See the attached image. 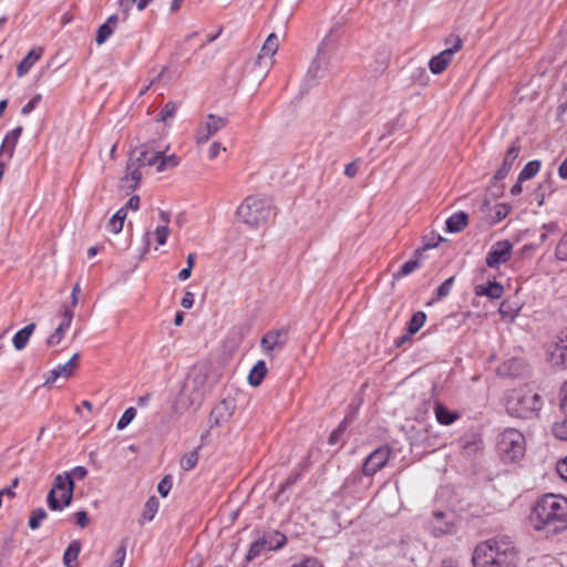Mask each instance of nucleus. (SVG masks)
Returning a JSON list of instances; mask_svg holds the SVG:
<instances>
[{
    "label": "nucleus",
    "mask_w": 567,
    "mask_h": 567,
    "mask_svg": "<svg viewBox=\"0 0 567 567\" xmlns=\"http://www.w3.org/2000/svg\"><path fill=\"white\" fill-rule=\"evenodd\" d=\"M528 526L545 538L567 530V497L546 494L533 505L527 518Z\"/></svg>",
    "instance_id": "1"
},
{
    "label": "nucleus",
    "mask_w": 567,
    "mask_h": 567,
    "mask_svg": "<svg viewBox=\"0 0 567 567\" xmlns=\"http://www.w3.org/2000/svg\"><path fill=\"white\" fill-rule=\"evenodd\" d=\"M472 563L474 567H517L518 556L512 543L488 539L476 545Z\"/></svg>",
    "instance_id": "2"
},
{
    "label": "nucleus",
    "mask_w": 567,
    "mask_h": 567,
    "mask_svg": "<svg viewBox=\"0 0 567 567\" xmlns=\"http://www.w3.org/2000/svg\"><path fill=\"white\" fill-rule=\"evenodd\" d=\"M240 223L251 228L264 227L272 215V206L266 197L250 195L246 197L236 210Z\"/></svg>",
    "instance_id": "3"
},
{
    "label": "nucleus",
    "mask_w": 567,
    "mask_h": 567,
    "mask_svg": "<svg viewBox=\"0 0 567 567\" xmlns=\"http://www.w3.org/2000/svg\"><path fill=\"white\" fill-rule=\"evenodd\" d=\"M542 405L540 395L527 388L512 390L506 400L507 412L522 419L536 416Z\"/></svg>",
    "instance_id": "4"
},
{
    "label": "nucleus",
    "mask_w": 567,
    "mask_h": 567,
    "mask_svg": "<svg viewBox=\"0 0 567 567\" xmlns=\"http://www.w3.org/2000/svg\"><path fill=\"white\" fill-rule=\"evenodd\" d=\"M74 482L70 473L55 476L53 486L48 494L47 503L52 511H62L69 506L73 498Z\"/></svg>",
    "instance_id": "5"
},
{
    "label": "nucleus",
    "mask_w": 567,
    "mask_h": 567,
    "mask_svg": "<svg viewBox=\"0 0 567 567\" xmlns=\"http://www.w3.org/2000/svg\"><path fill=\"white\" fill-rule=\"evenodd\" d=\"M131 155L141 164V166H155L158 173L176 167L179 163L176 155H166L164 152L156 151L147 145H143L134 150Z\"/></svg>",
    "instance_id": "6"
},
{
    "label": "nucleus",
    "mask_w": 567,
    "mask_h": 567,
    "mask_svg": "<svg viewBox=\"0 0 567 567\" xmlns=\"http://www.w3.org/2000/svg\"><path fill=\"white\" fill-rule=\"evenodd\" d=\"M499 452L506 461L520 460L525 454V437L515 429L505 430L498 442Z\"/></svg>",
    "instance_id": "7"
},
{
    "label": "nucleus",
    "mask_w": 567,
    "mask_h": 567,
    "mask_svg": "<svg viewBox=\"0 0 567 567\" xmlns=\"http://www.w3.org/2000/svg\"><path fill=\"white\" fill-rule=\"evenodd\" d=\"M279 48V40L275 33H270L261 47L260 53L255 62L257 74L261 78L266 76L274 64V56Z\"/></svg>",
    "instance_id": "8"
},
{
    "label": "nucleus",
    "mask_w": 567,
    "mask_h": 567,
    "mask_svg": "<svg viewBox=\"0 0 567 567\" xmlns=\"http://www.w3.org/2000/svg\"><path fill=\"white\" fill-rule=\"evenodd\" d=\"M451 47L433 56L429 62V69L433 74H441L452 62L456 52L462 49V40L458 37H451L447 40Z\"/></svg>",
    "instance_id": "9"
},
{
    "label": "nucleus",
    "mask_w": 567,
    "mask_h": 567,
    "mask_svg": "<svg viewBox=\"0 0 567 567\" xmlns=\"http://www.w3.org/2000/svg\"><path fill=\"white\" fill-rule=\"evenodd\" d=\"M284 542H285V536L279 533H275L274 535L264 536L250 545L248 553L246 555V560L251 561L265 551L277 549V548L281 547Z\"/></svg>",
    "instance_id": "10"
},
{
    "label": "nucleus",
    "mask_w": 567,
    "mask_h": 567,
    "mask_svg": "<svg viewBox=\"0 0 567 567\" xmlns=\"http://www.w3.org/2000/svg\"><path fill=\"white\" fill-rule=\"evenodd\" d=\"M512 254L513 245L508 240H499L492 245L485 262L489 268H498L511 259Z\"/></svg>",
    "instance_id": "11"
},
{
    "label": "nucleus",
    "mask_w": 567,
    "mask_h": 567,
    "mask_svg": "<svg viewBox=\"0 0 567 567\" xmlns=\"http://www.w3.org/2000/svg\"><path fill=\"white\" fill-rule=\"evenodd\" d=\"M226 125V120L221 116L209 114L206 120L198 126L195 134L197 145L208 142V140L219 132Z\"/></svg>",
    "instance_id": "12"
},
{
    "label": "nucleus",
    "mask_w": 567,
    "mask_h": 567,
    "mask_svg": "<svg viewBox=\"0 0 567 567\" xmlns=\"http://www.w3.org/2000/svg\"><path fill=\"white\" fill-rule=\"evenodd\" d=\"M287 342V332L285 330H271L264 334L260 340L261 352L269 358L274 359V352L281 350Z\"/></svg>",
    "instance_id": "13"
},
{
    "label": "nucleus",
    "mask_w": 567,
    "mask_h": 567,
    "mask_svg": "<svg viewBox=\"0 0 567 567\" xmlns=\"http://www.w3.org/2000/svg\"><path fill=\"white\" fill-rule=\"evenodd\" d=\"M73 310L68 306H63L61 309V321L54 331L47 338L45 343L49 348L58 347L62 343L65 338V333L71 327L73 320Z\"/></svg>",
    "instance_id": "14"
},
{
    "label": "nucleus",
    "mask_w": 567,
    "mask_h": 567,
    "mask_svg": "<svg viewBox=\"0 0 567 567\" xmlns=\"http://www.w3.org/2000/svg\"><path fill=\"white\" fill-rule=\"evenodd\" d=\"M391 455V450L386 446H381L374 450L364 461L362 473L365 476H372L378 471L383 468L388 463Z\"/></svg>",
    "instance_id": "15"
},
{
    "label": "nucleus",
    "mask_w": 567,
    "mask_h": 567,
    "mask_svg": "<svg viewBox=\"0 0 567 567\" xmlns=\"http://www.w3.org/2000/svg\"><path fill=\"white\" fill-rule=\"evenodd\" d=\"M79 353H75L71 357V359L64 364H59L56 368L50 370L45 377L43 386L51 388L52 384L59 379H69L71 378L78 367H79Z\"/></svg>",
    "instance_id": "16"
},
{
    "label": "nucleus",
    "mask_w": 567,
    "mask_h": 567,
    "mask_svg": "<svg viewBox=\"0 0 567 567\" xmlns=\"http://www.w3.org/2000/svg\"><path fill=\"white\" fill-rule=\"evenodd\" d=\"M455 517L452 513L435 512L430 522L434 536H443L453 530Z\"/></svg>",
    "instance_id": "17"
},
{
    "label": "nucleus",
    "mask_w": 567,
    "mask_h": 567,
    "mask_svg": "<svg viewBox=\"0 0 567 567\" xmlns=\"http://www.w3.org/2000/svg\"><path fill=\"white\" fill-rule=\"evenodd\" d=\"M141 164L131 155L126 165V173L121 179V187L126 190H133L142 179L140 171Z\"/></svg>",
    "instance_id": "18"
},
{
    "label": "nucleus",
    "mask_w": 567,
    "mask_h": 567,
    "mask_svg": "<svg viewBox=\"0 0 567 567\" xmlns=\"http://www.w3.org/2000/svg\"><path fill=\"white\" fill-rule=\"evenodd\" d=\"M235 405L231 401H220L210 412L209 423L212 426H220L227 423L234 413Z\"/></svg>",
    "instance_id": "19"
},
{
    "label": "nucleus",
    "mask_w": 567,
    "mask_h": 567,
    "mask_svg": "<svg viewBox=\"0 0 567 567\" xmlns=\"http://www.w3.org/2000/svg\"><path fill=\"white\" fill-rule=\"evenodd\" d=\"M439 246V243H424L423 246L414 251V258L404 262L401 269L393 275L394 279H400L402 277H405L410 274H412L414 270H416L420 266V259L422 257L423 251L436 248Z\"/></svg>",
    "instance_id": "20"
},
{
    "label": "nucleus",
    "mask_w": 567,
    "mask_h": 567,
    "mask_svg": "<svg viewBox=\"0 0 567 567\" xmlns=\"http://www.w3.org/2000/svg\"><path fill=\"white\" fill-rule=\"evenodd\" d=\"M434 415L437 423L441 425H451L460 419V413L454 410H450L441 402L434 403Z\"/></svg>",
    "instance_id": "21"
},
{
    "label": "nucleus",
    "mask_w": 567,
    "mask_h": 567,
    "mask_svg": "<svg viewBox=\"0 0 567 567\" xmlns=\"http://www.w3.org/2000/svg\"><path fill=\"white\" fill-rule=\"evenodd\" d=\"M518 155H519V146L516 144H513L512 146H509V148L507 150V152L505 154L503 164H502L501 168H498L496 171L494 178L503 179L509 173V171H511L515 159L518 157Z\"/></svg>",
    "instance_id": "22"
},
{
    "label": "nucleus",
    "mask_w": 567,
    "mask_h": 567,
    "mask_svg": "<svg viewBox=\"0 0 567 567\" xmlns=\"http://www.w3.org/2000/svg\"><path fill=\"white\" fill-rule=\"evenodd\" d=\"M43 50L42 48L32 49L27 56L18 64L17 66V75L19 78L24 76L31 68L38 62L42 56Z\"/></svg>",
    "instance_id": "23"
},
{
    "label": "nucleus",
    "mask_w": 567,
    "mask_h": 567,
    "mask_svg": "<svg viewBox=\"0 0 567 567\" xmlns=\"http://www.w3.org/2000/svg\"><path fill=\"white\" fill-rule=\"evenodd\" d=\"M159 218L162 220V224L158 225L154 229L153 235L155 237L157 245L163 246L166 244L167 238L171 233V229H169L171 218H169V215L163 210L159 212Z\"/></svg>",
    "instance_id": "24"
},
{
    "label": "nucleus",
    "mask_w": 567,
    "mask_h": 567,
    "mask_svg": "<svg viewBox=\"0 0 567 567\" xmlns=\"http://www.w3.org/2000/svg\"><path fill=\"white\" fill-rule=\"evenodd\" d=\"M22 134V127L18 126L10 131L3 140L2 146H1V154H8V157H12L16 145L18 143V140L20 138Z\"/></svg>",
    "instance_id": "25"
},
{
    "label": "nucleus",
    "mask_w": 567,
    "mask_h": 567,
    "mask_svg": "<svg viewBox=\"0 0 567 567\" xmlns=\"http://www.w3.org/2000/svg\"><path fill=\"white\" fill-rule=\"evenodd\" d=\"M551 361L567 368V336L561 338L550 353Z\"/></svg>",
    "instance_id": "26"
},
{
    "label": "nucleus",
    "mask_w": 567,
    "mask_h": 567,
    "mask_svg": "<svg viewBox=\"0 0 567 567\" xmlns=\"http://www.w3.org/2000/svg\"><path fill=\"white\" fill-rule=\"evenodd\" d=\"M80 540H72L63 555V564L65 567H79L78 557L81 551Z\"/></svg>",
    "instance_id": "27"
},
{
    "label": "nucleus",
    "mask_w": 567,
    "mask_h": 567,
    "mask_svg": "<svg viewBox=\"0 0 567 567\" xmlns=\"http://www.w3.org/2000/svg\"><path fill=\"white\" fill-rule=\"evenodd\" d=\"M475 293L477 296H486L492 299H499L503 295V287L496 281H491L485 286H477L475 288Z\"/></svg>",
    "instance_id": "28"
},
{
    "label": "nucleus",
    "mask_w": 567,
    "mask_h": 567,
    "mask_svg": "<svg viewBox=\"0 0 567 567\" xmlns=\"http://www.w3.org/2000/svg\"><path fill=\"white\" fill-rule=\"evenodd\" d=\"M34 329H35V324L30 323V324L25 326L23 329L19 330L13 336L12 342H13L14 348L18 351L24 349V347L29 342V339H30L31 334L33 333Z\"/></svg>",
    "instance_id": "29"
},
{
    "label": "nucleus",
    "mask_w": 567,
    "mask_h": 567,
    "mask_svg": "<svg viewBox=\"0 0 567 567\" xmlns=\"http://www.w3.org/2000/svg\"><path fill=\"white\" fill-rule=\"evenodd\" d=\"M267 373V367L265 361L259 360L255 363L248 374V382L252 386H258Z\"/></svg>",
    "instance_id": "30"
},
{
    "label": "nucleus",
    "mask_w": 567,
    "mask_h": 567,
    "mask_svg": "<svg viewBox=\"0 0 567 567\" xmlns=\"http://www.w3.org/2000/svg\"><path fill=\"white\" fill-rule=\"evenodd\" d=\"M327 69H328V61L322 55V50L319 49L317 58L312 61V63L308 70V75H310L311 78H320L324 74Z\"/></svg>",
    "instance_id": "31"
},
{
    "label": "nucleus",
    "mask_w": 567,
    "mask_h": 567,
    "mask_svg": "<svg viewBox=\"0 0 567 567\" xmlns=\"http://www.w3.org/2000/svg\"><path fill=\"white\" fill-rule=\"evenodd\" d=\"M126 208H120L107 221V229L112 234L122 231L124 221L126 219Z\"/></svg>",
    "instance_id": "32"
},
{
    "label": "nucleus",
    "mask_w": 567,
    "mask_h": 567,
    "mask_svg": "<svg viewBox=\"0 0 567 567\" xmlns=\"http://www.w3.org/2000/svg\"><path fill=\"white\" fill-rule=\"evenodd\" d=\"M467 225V215L463 212L452 215L446 220V229L450 233H458Z\"/></svg>",
    "instance_id": "33"
},
{
    "label": "nucleus",
    "mask_w": 567,
    "mask_h": 567,
    "mask_svg": "<svg viewBox=\"0 0 567 567\" xmlns=\"http://www.w3.org/2000/svg\"><path fill=\"white\" fill-rule=\"evenodd\" d=\"M152 1L153 0H118V7L125 16H128L133 8L143 11Z\"/></svg>",
    "instance_id": "34"
},
{
    "label": "nucleus",
    "mask_w": 567,
    "mask_h": 567,
    "mask_svg": "<svg viewBox=\"0 0 567 567\" xmlns=\"http://www.w3.org/2000/svg\"><path fill=\"white\" fill-rule=\"evenodd\" d=\"M551 434L560 441H567V412H563V417L551 425Z\"/></svg>",
    "instance_id": "35"
},
{
    "label": "nucleus",
    "mask_w": 567,
    "mask_h": 567,
    "mask_svg": "<svg viewBox=\"0 0 567 567\" xmlns=\"http://www.w3.org/2000/svg\"><path fill=\"white\" fill-rule=\"evenodd\" d=\"M177 109H178V105L175 102H172V101L167 102L163 106L161 112L158 113L157 120L159 122L167 124L168 121L172 120L176 115Z\"/></svg>",
    "instance_id": "36"
},
{
    "label": "nucleus",
    "mask_w": 567,
    "mask_h": 567,
    "mask_svg": "<svg viewBox=\"0 0 567 567\" xmlns=\"http://www.w3.org/2000/svg\"><path fill=\"white\" fill-rule=\"evenodd\" d=\"M540 169V162L539 161H530L528 162L522 172L519 173V182H524L527 179L533 178Z\"/></svg>",
    "instance_id": "37"
},
{
    "label": "nucleus",
    "mask_w": 567,
    "mask_h": 567,
    "mask_svg": "<svg viewBox=\"0 0 567 567\" xmlns=\"http://www.w3.org/2000/svg\"><path fill=\"white\" fill-rule=\"evenodd\" d=\"M426 315L423 311L415 312L409 322V336L415 334L425 323Z\"/></svg>",
    "instance_id": "38"
},
{
    "label": "nucleus",
    "mask_w": 567,
    "mask_h": 567,
    "mask_svg": "<svg viewBox=\"0 0 567 567\" xmlns=\"http://www.w3.org/2000/svg\"><path fill=\"white\" fill-rule=\"evenodd\" d=\"M158 507L159 503L157 498L155 496L150 497L144 505V509L142 513L143 518L145 520H152L155 517Z\"/></svg>",
    "instance_id": "39"
},
{
    "label": "nucleus",
    "mask_w": 567,
    "mask_h": 567,
    "mask_svg": "<svg viewBox=\"0 0 567 567\" xmlns=\"http://www.w3.org/2000/svg\"><path fill=\"white\" fill-rule=\"evenodd\" d=\"M498 311L503 320L513 322L519 312V308H512L506 302H502Z\"/></svg>",
    "instance_id": "40"
},
{
    "label": "nucleus",
    "mask_w": 567,
    "mask_h": 567,
    "mask_svg": "<svg viewBox=\"0 0 567 567\" xmlns=\"http://www.w3.org/2000/svg\"><path fill=\"white\" fill-rule=\"evenodd\" d=\"M47 512L43 508H38L32 512L30 518H29V527L31 529H37L40 527L42 520L47 518Z\"/></svg>",
    "instance_id": "41"
},
{
    "label": "nucleus",
    "mask_w": 567,
    "mask_h": 567,
    "mask_svg": "<svg viewBox=\"0 0 567 567\" xmlns=\"http://www.w3.org/2000/svg\"><path fill=\"white\" fill-rule=\"evenodd\" d=\"M136 416L135 408H128L124 411L121 419L118 420L116 427L117 430H124Z\"/></svg>",
    "instance_id": "42"
},
{
    "label": "nucleus",
    "mask_w": 567,
    "mask_h": 567,
    "mask_svg": "<svg viewBox=\"0 0 567 567\" xmlns=\"http://www.w3.org/2000/svg\"><path fill=\"white\" fill-rule=\"evenodd\" d=\"M198 462L197 452L193 451L190 453L185 454L181 460V466L184 471H190L196 466Z\"/></svg>",
    "instance_id": "43"
},
{
    "label": "nucleus",
    "mask_w": 567,
    "mask_h": 567,
    "mask_svg": "<svg viewBox=\"0 0 567 567\" xmlns=\"http://www.w3.org/2000/svg\"><path fill=\"white\" fill-rule=\"evenodd\" d=\"M114 28L110 24H102L95 38V41L99 45L103 44L112 34H113Z\"/></svg>",
    "instance_id": "44"
},
{
    "label": "nucleus",
    "mask_w": 567,
    "mask_h": 567,
    "mask_svg": "<svg viewBox=\"0 0 567 567\" xmlns=\"http://www.w3.org/2000/svg\"><path fill=\"white\" fill-rule=\"evenodd\" d=\"M227 150L225 146L221 145L220 142L215 141L213 142L207 150V155L209 159L217 158L221 153H225Z\"/></svg>",
    "instance_id": "45"
},
{
    "label": "nucleus",
    "mask_w": 567,
    "mask_h": 567,
    "mask_svg": "<svg viewBox=\"0 0 567 567\" xmlns=\"http://www.w3.org/2000/svg\"><path fill=\"white\" fill-rule=\"evenodd\" d=\"M555 256L557 259L566 261L567 260V235H565L558 243L555 249Z\"/></svg>",
    "instance_id": "46"
},
{
    "label": "nucleus",
    "mask_w": 567,
    "mask_h": 567,
    "mask_svg": "<svg viewBox=\"0 0 567 567\" xmlns=\"http://www.w3.org/2000/svg\"><path fill=\"white\" fill-rule=\"evenodd\" d=\"M42 100L41 94H35L22 109L21 113L27 115L31 113Z\"/></svg>",
    "instance_id": "47"
},
{
    "label": "nucleus",
    "mask_w": 567,
    "mask_h": 567,
    "mask_svg": "<svg viewBox=\"0 0 567 567\" xmlns=\"http://www.w3.org/2000/svg\"><path fill=\"white\" fill-rule=\"evenodd\" d=\"M556 471L559 477L567 483V456L557 462Z\"/></svg>",
    "instance_id": "48"
},
{
    "label": "nucleus",
    "mask_w": 567,
    "mask_h": 567,
    "mask_svg": "<svg viewBox=\"0 0 567 567\" xmlns=\"http://www.w3.org/2000/svg\"><path fill=\"white\" fill-rule=\"evenodd\" d=\"M172 487V484H171V481H169V476H165L159 483H158V486H157V491L158 493L163 496V497H166L169 493V489Z\"/></svg>",
    "instance_id": "49"
},
{
    "label": "nucleus",
    "mask_w": 567,
    "mask_h": 567,
    "mask_svg": "<svg viewBox=\"0 0 567 567\" xmlns=\"http://www.w3.org/2000/svg\"><path fill=\"white\" fill-rule=\"evenodd\" d=\"M75 522L81 528H85L90 524V518L85 511H79L74 514Z\"/></svg>",
    "instance_id": "50"
},
{
    "label": "nucleus",
    "mask_w": 567,
    "mask_h": 567,
    "mask_svg": "<svg viewBox=\"0 0 567 567\" xmlns=\"http://www.w3.org/2000/svg\"><path fill=\"white\" fill-rule=\"evenodd\" d=\"M453 282V277L446 279L439 288H437V297L443 298L446 297L451 291V286Z\"/></svg>",
    "instance_id": "51"
},
{
    "label": "nucleus",
    "mask_w": 567,
    "mask_h": 567,
    "mask_svg": "<svg viewBox=\"0 0 567 567\" xmlns=\"http://www.w3.org/2000/svg\"><path fill=\"white\" fill-rule=\"evenodd\" d=\"M292 567H322L318 559L307 557L295 564Z\"/></svg>",
    "instance_id": "52"
},
{
    "label": "nucleus",
    "mask_w": 567,
    "mask_h": 567,
    "mask_svg": "<svg viewBox=\"0 0 567 567\" xmlns=\"http://www.w3.org/2000/svg\"><path fill=\"white\" fill-rule=\"evenodd\" d=\"M116 558L111 563L110 567H123L125 559V549L123 547L116 550Z\"/></svg>",
    "instance_id": "53"
},
{
    "label": "nucleus",
    "mask_w": 567,
    "mask_h": 567,
    "mask_svg": "<svg viewBox=\"0 0 567 567\" xmlns=\"http://www.w3.org/2000/svg\"><path fill=\"white\" fill-rule=\"evenodd\" d=\"M72 480H83L87 475V470L84 466H76L71 472H69Z\"/></svg>",
    "instance_id": "54"
},
{
    "label": "nucleus",
    "mask_w": 567,
    "mask_h": 567,
    "mask_svg": "<svg viewBox=\"0 0 567 567\" xmlns=\"http://www.w3.org/2000/svg\"><path fill=\"white\" fill-rule=\"evenodd\" d=\"M560 410L561 412H567V381L564 382L560 389Z\"/></svg>",
    "instance_id": "55"
},
{
    "label": "nucleus",
    "mask_w": 567,
    "mask_h": 567,
    "mask_svg": "<svg viewBox=\"0 0 567 567\" xmlns=\"http://www.w3.org/2000/svg\"><path fill=\"white\" fill-rule=\"evenodd\" d=\"M151 235L152 233L148 230L145 233L143 238V247L141 249V258H144V256L148 252L150 246H151Z\"/></svg>",
    "instance_id": "56"
},
{
    "label": "nucleus",
    "mask_w": 567,
    "mask_h": 567,
    "mask_svg": "<svg viewBox=\"0 0 567 567\" xmlns=\"http://www.w3.org/2000/svg\"><path fill=\"white\" fill-rule=\"evenodd\" d=\"M194 305V295L189 291L185 292L182 301H181V306L184 308V309H190Z\"/></svg>",
    "instance_id": "57"
},
{
    "label": "nucleus",
    "mask_w": 567,
    "mask_h": 567,
    "mask_svg": "<svg viewBox=\"0 0 567 567\" xmlns=\"http://www.w3.org/2000/svg\"><path fill=\"white\" fill-rule=\"evenodd\" d=\"M189 405H190V403L185 401V392L182 391V393L179 394V396L175 403V409L177 411L186 410L189 408Z\"/></svg>",
    "instance_id": "58"
},
{
    "label": "nucleus",
    "mask_w": 567,
    "mask_h": 567,
    "mask_svg": "<svg viewBox=\"0 0 567 567\" xmlns=\"http://www.w3.org/2000/svg\"><path fill=\"white\" fill-rule=\"evenodd\" d=\"M80 291H81L80 284H75L72 289V292H71V307H70L71 309L76 307V305L79 302Z\"/></svg>",
    "instance_id": "59"
},
{
    "label": "nucleus",
    "mask_w": 567,
    "mask_h": 567,
    "mask_svg": "<svg viewBox=\"0 0 567 567\" xmlns=\"http://www.w3.org/2000/svg\"><path fill=\"white\" fill-rule=\"evenodd\" d=\"M140 203H141V200H140L138 196H132L127 200V203H126L124 208H126V209L130 208L132 210H137L140 208Z\"/></svg>",
    "instance_id": "60"
},
{
    "label": "nucleus",
    "mask_w": 567,
    "mask_h": 567,
    "mask_svg": "<svg viewBox=\"0 0 567 567\" xmlns=\"http://www.w3.org/2000/svg\"><path fill=\"white\" fill-rule=\"evenodd\" d=\"M358 173V166L355 163H349L344 168V174L348 177H354Z\"/></svg>",
    "instance_id": "61"
},
{
    "label": "nucleus",
    "mask_w": 567,
    "mask_h": 567,
    "mask_svg": "<svg viewBox=\"0 0 567 567\" xmlns=\"http://www.w3.org/2000/svg\"><path fill=\"white\" fill-rule=\"evenodd\" d=\"M167 72V68L166 66H163L159 71V73L151 81L150 85H147L141 93H145L150 86H152L153 84H155L158 80H161L164 74Z\"/></svg>",
    "instance_id": "62"
},
{
    "label": "nucleus",
    "mask_w": 567,
    "mask_h": 567,
    "mask_svg": "<svg viewBox=\"0 0 567 567\" xmlns=\"http://www.w3.org/2000/svg\"><path fill=\"white\" fill-rule=\"evenodd\" d=\"M342 434V429H337L334 430L330 436H329V444L333 445L338 442L339 437L341 436Z\"/></svg>",
    "instance_id": "63"
},
{
    "label": "nucleus",
    "mask_w": 567,
    "mask_h": 567,
    "mask_svg": "<svg viewBox=\"0 0 567 567\" xmlns=\"http://www.w3.org/2000/svg\"><path fill=\"white\" fill-rule=\"evenodd\" d=\"M558 173L561 178L567 179V157L564 159V162L559 166Z\"/></svg>",
    "instance_id": "64"
}]
</instances>
